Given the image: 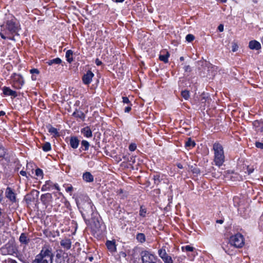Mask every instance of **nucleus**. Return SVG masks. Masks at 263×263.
<instances>
[{"label": "nucleus", "instance_id": "45", "mask_svg": "<svg viewBox=\"0 0 263 263\" xmlns=\"http://www.w3.org/2000/svg\"><path fill=\"white\" fill-rule=\"evenodd\" d=\"M20 174L21 175H22V176H25L26 177H27V173L26 171H21L20 172Z\"/></svg>", "mask_w": 263, "mask_h": 263}, {"label": "nucleus", "instance_id": "12", "mask_svg": "<svg viewBox=\"0 0 263 263\" xmlns=\"http://www.w3.org/2000/svg\"><path fill=\"white\" fill-rule=\"evenodd\" d=\"M80 141L76 137H71L69 141V144L70 146L73 148L76 149L78 148L79 145Z\"/></svg>", "mask_w": 263, "mask_h": 263}, {"label": "nucleus", "instance_id": "62", "mask_svg": "<svg viewBox=\"0 0 263 263\" xmlns=\"http://www.w3.org/2000/svg\"><path fill=\"white\" fill-rule=\"evenodd\" d=\"M92 257H90V260H92Z\"/></svg>", "mask_w": 263, "mask_h": 263}, {"label": "nucleus", "instance_id": "3", "mask_svg": "<svg viewBox=\"0 0 263 263\" xmlns=\"http://www.w3.org/2000/svg\"><path fill=\"white\" fill-rule=\"evenodd\" d=\"M1 31H5L6 34L13 35L17 34L20 28L19 26L16 23L15 20L12 18L10 20H7L6 22V24H3L1 26Z\"/></svg>", "mask_w": 263, "mask_h": 263}, {"label": "nucleus", "instance_id": "15", "mask_svg": "<svg viewBox=\"0 0 263 263\" xmlns=\"http://www.w3.org/2000/svg\"><path fill=\"white\" fill-rule=\"evenodd\" d=\"M106 245L110 252H114L116 251V247L114 241L107 240L106 242Z\"/></svg>", "mask_w": 263, "mask_h": 263}, {"label": "nucleus", "instance_id": "28", "mask_svg": "<svg viewBox=\"0 0 263 263\" xmlns=\"http://www.w3.org/2000/svg\"><path fill=\"white\" fill-rule=\"evenodd\" d=\"M181 249H182V251L192 252L194 251L195 248H193V247L187 245V246L182 247Z\"/></svg>", "mask_w": 263, "mask_h": 263}, {"label": "nucleus", "instance_id": "37", "mask_svg": "<svg viewBox=\"0 0 263 263\" xmlns=\"http://www.w3.org/2000/svg\"><path fill=\"white\" fill-rule=\"evenodd\" d=\"M136 148L137 146L135 144H130L129 146V149L132 152L134 151Z\"/></svg>", "mask_w": 263, "mask_h": 263}, {"label": "nucleus", "instance_id": "56", "mask_svg": "<svg viewBox=\"0 0 263 263\" xmlns=\"http://www.w3.org/2000/svg\"><path fill=\"white\" fill-rule=\"evenodd\" d=\"M225 252H226L227 253H228V254H230V255L232 254L230 252H229V251H226H226H225Z\"/></svg>", "mask_w": 263, "mask_h": 263}, {"label": "nucleus", "instance_id": "18", "mask_svg": "<svg viewBox=\"0 0 263 263\" xmlns=\"http://www.w3.org/2000/svg\"><path fill=\"white\" fill-rule=\"evenodd\" d=\"M19 240L22 243L26 245L29 242V239L26 234L22 233L20 236Z\"/></svg>", "mask_w": 263, "mask_h": 263}, {"label": "nucleus", "instance_id": "42", "mask_svg": "<svg viewBox=\"0 0 263 263\" xmlns=\"http://www.w3.org/2000/svg\"><path fill=\"white\" fill-rule=\"evenodd\" d=\"M19 82H20V86H15L16 87H17V88H21V86H22L23 85V84H24V81H23V79H22V78H20L19 79Z\"/></svg>", "mask_w": 263, "mask_h": 263}, {"label": "nucleus", "instance_id": "48", "mask_svg": "<svg viewBox=\"0 0 263 263\" xmlns=\"http://www.w3.org/2000/svg\"><path fill=\"white\" fill-rule=\"evenodd\" d=\"M259 224L261 226H263V214L261 215V216H260V219H259Z\"/></svg>", "mask_w": 263, "mask_h": 263}, {"label": "nucleus", "instance_id": "5", "mask_svg": "<svg viewBox=\"0 0 263 263\" xmlns=\"http://www.w3.org/2000/svg\"><path fill=\"white\" fill-rule=\"evenodd\" d=\"M87 200L85 202L80 201L79 200L77 201V204L79 209H82L83 212H85L86 214H92L93 212L92 204L90 200L87 198Z\"/></svg>", "mask_w": 263, "mask_h": 263}, {"label": "nucleus", "instance_id": "27", "mask_svg": "<svg viewBox=\"0 0 263 263\" xmlns=\"http://www.w3.org/2000/svg\"><path fill=\"white\" fill-rule=\"evenodd\" d=\"M169 57V53L167 52V53L165 55H160L159 56V59L164 62V63H167L168 62V58Z\"/></svg>", "mask_w": 263, "mask_h": 263}, {"label": "nucleus", "instance_id": "38", "mask_svg": "<svg viewBox=\"0 0 263 263\" xmlns=\"http://www.w3.org/2000/svg\"><path fill=\"white\" fill-rule=\"evenodd\" d=\"M255 146L258 148L263 149V142H256Z\"/></svg>", "mask_w": 263, "mask_h": 263}, {"label": "nucleus", "instance_id": "43", "mask_svg": "<svg viewBox=\"0 0 263 263\" xmlns=\"http://www.w3.org/2000/svg\"><path fill=\"white\" fill-rule=\"evenodd\" d=\"M30 73L38 74L39 71L37 69H32L30 70Z\"/></svg>", "mask_w": 263, "mask_h": 263}, {"label": "nucleus", "instance_id": "21", "mask_svg": "<svg viewBox=\"0 0 263 263\" xmlns=\"http://www.w3.org/2000/svg\"><path fill=\"white\" fill-rule=\"evenodd\" d=\"M72 54H73V52L72 50H68L66 51V58L67 59V61L69 63H71L73 61Z\"/></svg>", "mask_w": 263, "mask_h": 263}, {"label": "nucleus", "instance_id": "14", "mask_svg": "<svg viewBox=\"0 0 263 263\" xmlns=\"http://www.w3.org/2000/svg\"><path fill=\"white\" fill-rule=\"evenodd\" d=\"M3 93L6 96H10L15 97L17 96L16 92L13 91L7 87H4L3 88Z\"/></svg>", "mask_w": 263, "mask_h": 263}, {"label": "nucleus", "instance_id": "40", "mask_svg": "<svg viewBox=\"0 0 263 263\" xmlns=\"http://www.w3.org/2000/svg\"><path fill=\"white\" fill-rule=\"evenodd\" d=\"M183 68L184 71L186 72H190L191 70V67L189 65H185Z\"/></svg>", "mask_w": 263, "mask_h": 263}, {"label": "nucleus", "instance_id": "58", "mask_svg": "<svg viewBox=\"0 0 263 263\" xmlns=\"http://www.w3.org/2000/svg\"><path fill=\"white\" fill-rule=\"evenodd\" d=\"M221 2L224 3L227 1V0H220Z\"/></svg>", "mask_w": 263, "mask_h": 263}, {"label": "nucleus", "instance_id": "17", "mask_svg": "<svg viewBox=\"0 0 263 263\" xmlns=\"http://www.w3.org/2000/svg\"><path fill=\"white\" fill-rule=\"evenodd\" d=\"M84 180L87 182H91L93 181V177L89 172H85L83 175Z\"/></svg>", "mask_w": 263, "mask_h": 263}, {"label": "nucleus", "instance_id": "32", "mask_svg": "<svg viewBox=\"0 0 263 263\" xmlns=\"http://www.w3.org/2000/svg\"><path fill=\"white\" fill-rule=\"evenodd\" d=\"M194 36L191 34H187L185 37L186 40L189 42L193 41L194 40Z\"/></svg>", "mask_w": 263, "mask_h": 263}, {"label": "nucleus", "instance_id": "50", "mask_svg": "<svg viewBox=\"0 0 263 263\" xmlns=\"http://www.w3.org/2000/svg\"><path fill=\"white\" fill-rule=\"evenodd\" d=\"M216 222L220 224H222L223 222V220L222 219L217 220Z\"/></svg>", "mask_w": 263, "mask_h": 263}, {"label": "nucleus", "instance_id": "31", "mask_svg": "<svg viewBox=\"0 0 263 263\" xmlns=\"http://www.w3.org/2000/svg\"><path fill=\"white\" fill-rule=\"evenodd\" d=\"M181 96L185 100H187L190 98V92L188 90H184L182 91Z\"/></svg>", "mask_w": 263, "mask_h": 263}, {"label": "nucleus", "instance_id": "22", "mask_svg": "<svg viewBox=\"0 0 263 263\" xmlns=\"http://www.w3.org/2000/svg\"><path fill=\"white\" fill-rule=\"evenodd\" d=\"M153 179L154 180V183L156 185H158L162 180V178L161 177L160 175L157 174L153 175Z\"/></svg>", "mask_w": 263, "mask_h": 263}, {"label": "nucleus", "instance_id": "13", "mask_svg": "<svg viewBox=\"0 0 263 263\" xmlns=\"http://www.w3.org/2000/svg\"><path fill=\"white\" fill-rule=\"evenodd\" d=\"M60 245L64 249L68 250L71 247V242L69 239L65 238L61 241Z\"/></svg>", "mask_w": 263, "mask_h": 263}, {"label": "nucleus", "instance_id": "10", "mask_svg": "<svg viewBox=\"0 0 263 263\" xmlns=\"http://www.w3.org/2000/svg\"><path fill=\"white\" fill-rule=\"evenodd\" d=\"M6 196L11 202H15L16 201V196L15 193L13 192L12 190L8 187L6 191Z\"/></svg>", "mask_w": 263, "mask_h": 263}, {"label": "nucleus", "instance_id": "47", "mask_svg": "<svg viewBox=\"0 0 263 263\" xmlns=\"http://www.w3.org/2000/svg\"><path fill=\"white\" fill-rule=\"evenodd\" d=\"M96 64L98 66H100L101 65H102V63L101 61H100L98 59H97L96 60V62H95Z\"/></svg>", "mask_w": 263, "mask_h": 263}, {"label": "nucleus", "instance_id": "25", "mask_svg": "<svg viewBox=\"0 0 263 263\" xmlns=\"http://www.w3.org/2000/svg\"><path fill=\"white\" fill-rule=\"evenodd\" d=\"M82 147H84V151H87L89 147V143L86 140H82L81 142Z\"/></svg>", "mask_w": 263, "mask_h": 263}, {"label": "nucleus", "instance_id": "23", "mask_svg": "<svg viewBox=\"0 0 263 263\" xmlns=\"http://www.w3.org/2000/svg\"><path fill=\"white\" fill-rule=\"evenodd\" d=\"M73 115L77 118H80L82 120H84L85 115L83 112L81 111L77 110L76 111H74L73 113Z\"/></svg>", "mask_w": 263, "mask_h": 263}, {"label": "nucleus", "instance_id": "55", "mask_svg": "<svg viewBox=\"0 0 263 263\" xmlns=\"http://www.w3.org/2000/svg\"><path fill=\"white\" fill-rule=\"evenodd\" d=\"M180 60L181 61H183L184 60V58L183 57H180Z\"/></svg>", "mask_w": 263, "mask_h": 263}, {"label": "nucleus", "instance_id": "39", "mask_svg": "<svg viewBox=\"0 0 263 263\" xmlns=\"http://www.w3.org/2000/svg\"><path fill=\"white\" fill-rule=\"evenodd\" d=\"M145 213H146V210H145V209H142V208H141L140 210V213H139L140 215L141 216H142V217H145Z\"/></svg>", "mask_w": 263, "mask_h": 263}, {"label": "nucleus", "instance_id": "44", "mask_svg": "<svg viewBox=\"0 0 263 263\" xmlns=\"http://www.w3.org/2000/svg\"><path fill=\"white\" fill-rule=\"evenodd\" d=\"M223 25L222 24H220L218 27V29L220 32H222L223 31Z\"/></svg>", "mask_w": 263, "mask_h": 263}, {"label": "nucleus", "instance_id": "52", "mask_svg": "<svg viewBox=\"0 0 263 263\" xmlns=\"http://www.w3.org/2000/svg\"><path fill=\"white\" fill-rule=\"evenodd\" d=\"M5 115V112L4 111H0V117L4 116Z\"/></svg>", "mask_w": 263, "mask_h": 263}, {"label": "nucleus", "instance_id": "29", "mask_svg": "<svg viewBox=\"0 0 263 263\" xmlns=\"http://www.w3.org/2000/svg\"><path fill=\"white\" fill-rule=\"evenodd\" d=\"M185 146L193 147L195 146V143L191 138H189L187 141L185 142Z\"/></svg>", "mask_w": 263, "mask_h": 263}, {"label": "nucleus", "instance_id": "49", "mask_svg": "<svg viewBox=\"0 0 263 263\" xmlns=\"http://www.w3.org/2000/svg\"><path fill=\"white\" fill-rule=\"evenodd\" d=\"M253 171H254L253 168H249V167H248L247 172L248 173V174H250L251 173H253Z\"/></svg>", "mask_w": 263, "mask_h": 263}, {"label": "nucleus", "instance_id": "7", "mask_svg": "<svg viewBox=\"0 0 263 263\" xmlns=\"http://www.w3.org/2000/svg\"><path fill=\"white\" fill-rule=\"evenodd\" d=\"M158 254L164 263H173L172 257L169 256L164 248H162L158 250Z\"/></svg>", "mask_w": 263, "mask_h": 263}, {"label": "nucleus", "instance_id": "11", "mask_svg": "<svg viewBox=\"0 0 263 263\" xmlns=\"http://www.w3.org/2000/svg\"><path fill=\"white\" fill-rule=\"evenodd\" d=\"M249 47L252 50H259L261 49V46L259 42L256 40H252L250 41L249 44Z\"/></svg>", "mask_w": 263, "mask_h": 263}, {"label": "nucleus", "instance_id": "2", "mask_svg": "<svg viewBox=\"0 0 263 263\" xmlns=\"http://www.w3.org/2000/svg\"><path fill=\"white\" fill-rule=\"evenodd\" d=\"M214 152V162L218 166L222 165L224 161V151L222 146L219 143H215L213 146Z\"/></svg>", "mask_w": 263, "mask_h": 263}, {"label": "nucleus", "instance_id": "24", "mask_svg": "<svg viewBox=\"0 0 263 263\" xmlns=\"http://www.w3.org/2000/svg\"><path fill=\"white\" fill-rule=\"evenodd\" d=\"M48 132L51 134L53 135V136L54 137H58V136H60V134H59L58 131V129L56 128L53 127L52 126H50L49 128Z\"/></svg>", "mask_w": 263, "mask_h": 263}, {"label": "nucleus", "instance_id": "51", "mask_svg": "<svg viewBox=\"0 0 263 263\" xmlns=\"http://www.w3.org/2000/svg\"><path fill=\"white\" fill-rule=\"evenodd\" d=\"M2 194H3V191H2L1 192H0V202L2 201L3 200V196H2Z\"/></svg>", "mask_w": 263, "mask_h": 263}, {"label": "nucleus", "instance_id": "6", "mask_svg": "<svg viewBox=\"0 0 263 263\" xmlns=\"http://www.w3.org/2000/svg\"><path fill=\"white\" fill-rule=\"evenodd\" d=\"M142 263H157V257L147 251H143L141 253Z\"/></svg>", "mask_w": 263, "mask_h": 263}, {"label": "nucleus", "instance_id": "33", "mask_svg": "<svg viewBox=\"0 0 263 263\" xmlns=\"http://www.w3.org/2000/svg\"><path fill=\"white\" fill-rule=\"evenodd\" d=\"M35 175L37 177H43V171L40 168H37L35 170Z\"/></svg>", "mask_w": 263, "mask_h": 263}, {"label": "nucleus", "instance_id": "36", "mask_svg": "<svg viewBox=\"0 0 263 263\" xmlns=\"http://www.w3.org/2000/svg\"><path fill=\"white\" fill-rule=\"evenodd\" d=\"M122 102L124 104H131L130 101L128 99V98L127 97H122Z\"/></svg>", "mask_w": 263, "mask_h": 263}, {"label": "nucleus", "instance_id": "1", "mask_svg": "<svg viewBox=\"0 0 263 263\" xmlns=\"http://www.w3.org/2000/svg\"><path fill=\"white\" fill-rule=\"evenodd\" d=\"M53 257L51 247L49 246H44L40 253L36 256L33 263H52Z\"/></svg>", "mask_w": 263, "mask_h": 263}, {"label": "nucleus", "instance_id": "63", "mask_svg": "<svg viewBox=\"0 0 263 263\" xmlns=\"http://www.w3.org/2000/svg\"><path fill=\"white\" fill-rule=\"evenodd\" d=\"M84 215V213H82V215L83 216Z\"/></svg>", "mask_w": 263, "mask_h": 263}, {"label": "nucleus", "instance_id": "30", "mask_svg": "<svg viewBox=\"0 0 263 263\" xmlns=\"http://www.w3.org/2000/svg\"><path fill=\"white\" fill-rule=\"evenodd\" d=\"M3 32H0V36L2 39H8L11 40H13V37H11L10 36L11 35L6 34V32L5 31H3Z\"/></svg>", "mask_w": 263, "mask_h": 263}, {"label": "nucleus", "instance_id": "60", "mask_svg": "<svg viewBox=\"0 0 263 263\" xmlns=\"http://www.w3.org/2000/svg\"><path fill=\"white\" fill-rule=\"evenodd\" d=\"M260 132H263V127L261 128V129H260Z\"/></svg>", "mask_w": 263, "mask_h": 263}, {"label": "nucleus", "instance_id": "4", "mask_svg": "<svg viewBox=\"0 0 263 263\" xmlns=\"http://www.w3.org/2000/svg\"><path fill=\"white\" fill-rule=\"evenodd\" d=\"M229 241L231 246L238 248L242 247L245 244L243 236L240 233L232 236Z\"/></svg>", "mask_w": 263, "mask_h": 263}, {"label": "nucleus", "instance_id": "59", "mask_svg": "<svg viewBox=\"0 0 263 263\" xmlns=\"http://www.w3.org/2000/svg\"><path fill=\"white\" fill-rule=\"evenodd\" d=\"M35 192L37 193V196H38V195L39 194V192H38L37 191H35Z\"/></svg>", "mask_w": 263, "mask_h": 263}, {"label": "nucleus", "instance_id": "9", "mask_svg": "<svg viewBox=\"0 0 263 263\" xmlns=\"http://www.w3.org/2000/svg\"><path fill=\"white\" fill-rule=\"evenodd\" d=\"M94 74L91 71H87V72L84 74L82 80L83 83L86 85L89 84L91 83L92 78Z\"/></svg>", "mask_w": 263, "mask_h": 263}, {"label": "nucleus", "instance_id": "53", "mask_svg": "<svg viewBox=\"0 0 263 263\" xmlns=\"http://www.w3.org/2000/svg\"><path fill=\"white\" fill-rule=\"evenodd\" d=\"M177 166L180 168H183V166L182 165L180 164V163H179L177 164Z\"/></svg>", "mask_w": 263, "mask_h": 263}, {"label": "nucleus", "instance_id": "8", "mask_svg": "<svg viewBox=\"0 0 263 263\" xmlns=\"http://www.w3.org/2000/svg\"><path fill=\"white\" fill-rule=\"evenodd\" d=\"M54 189L60 191V187L58 184H54L50 180H48L46 181L45 184L42 186L41 190L42 191H47L52 190Z\"/></svg>", "mask_w": 263, "mask_h": 263}, {"label": "nucleus", "instance_id": "16", "mask_svg": "<svg viewBox=\"0 0 263 263\" xmlns=\"http://www.w3.org/2000/svg\"><path fill=\"white\" fill-rule=\"evenodd\" d=\"M81 132V133L87 138H90L92 137V132L88 126L82 128Z\"/></svg>", "mask_w": 263, "mask_h": 263}, {"label": "nucleus", "instance_id": "34", "mask_svg": "<svg viewBox=\"0 0 263 263\" xmlns=\"http://www.w3.org/2000/svg\"><path fill=\"white\" fill-rule=\"evenodd\" d=\"M5 150L2 145L0 144V157H3L5 155Z\"/></svg>", "mask_w": 263, "mask_h": 263}, {"label": "nucleus", "instance_id": "35", "mask_svg": "<svg viewBox=\"0 0 263 263\" xmlns=\"http://www.w3.org/2000/svg\"><path fill=\"white\" fill-rule=\"evenodd\" d=\"M238 46L236 43H232V50L233 52H235L238 50Z\"/></svg>", "mask_w": 263, "mask_h": 263}, {"label": "nucleus", "instance_id": "46", "mask_svg": "<svg viewBox=\"0 0 263 263\" xmlns=\"http://www.w3.org/2000/svg\"><path fill=\"white\" fill-rule=\"evenodd\" d=\"M73 190V187L71 186V185H70L69 186H68L66 189V191L67 192H71Z\"/></svg>", "mask_w": 263, "mask_h": 263}, {"label": "nucleus", "instance_id": "19", "mask_svg": "<svg viewBox=\"0 0 263 263\" xmlns=\"http://www.w3.org/2000/svg\"><path fill=\"white\" fill-rule=\"evenodd\" d=\"M62 63V60L59 58L53 59L46 62V63L49 65H52L53 64H60Z\"/></svg>", "mask_w": 263, "mask_h": 263}, {"label": "nucleus", "instance_id": "57", "mask_svg": "<svg viewBox=\"0 0 263 263\" xmlns=\"http://www.w3.org/2000/svg\"><path fill=\"white\" fill-rule=\"evenodd\" d=\"M2 214V209L0 208V217L1 216Z\"/></svg>", "mask_w": 263, "mask_h": 263}, {"label": "nucleus", "instance_id": "20", "mask_svg": "<svg viewBox=\"0 0 263 263\" xmlns=\"http://www.w3.org/2000/svg\"><path fill=\"white\" fill-rule=\"evenodd\" d=\"M136 239L140 243H143L145 241V236L143 233H139L136 235Z\"/></svg>", "mask_w": 263, "mask_h": 263}, {"label": "nucleus", "instance_id": "54", "mask_svg": "<svg viewBox=\"0 0 263 263\" xmlns=\"http://www.w3.org/2000/svg\"><path fill=\"white\" fill-rule=\"evenodd\" d=\"M124 0H116V2H117V3H122L124 1Z\"/></svg>", "mask_w": 263, "mask_h": 263}, {"label": "nucleus", "instance_id": "41", "mask_svg": "<svg viewBox=\"0 0 263 263\" xmlns=\"http://www.w3.org/2000/svg\"><path fill=\"white\" fill-rule=\"evenodd\" d=\"M129 106H127V107H126L125 108L124 111H125V112H129L131 110V109H132V108H131L132 104H129Z\"/></svg>", "mask_w": 263, "mask_h": 263}, {"label": "nucleus", "instance_id": "26", "mask_svg": "<svg viewBox=\"0 0 263 263\" xmlns=\"http://www.w3.org/2000/svg\"><path fill=\"white\" fill-rule=\"evenodd\" d=\"M42 149L44 152H48L51 149V144L49 142H46L42 146Z\"/></svg>", "mask_w": 263, "mask_h": 263}, {"label": "nucleus", "instance_id": "61", "mask_svg": "<svg viewBox=\"0 0 263 263\" xmlns=\"http://www.w3.org/2000/svg\"><path fill=\"white\" fill-rule=\"evenodd\" d=\"M12 263H17V262L15 261H14Z\"/></svg>", "mask_w": 263, "mask_h": 263}]
</instances>
